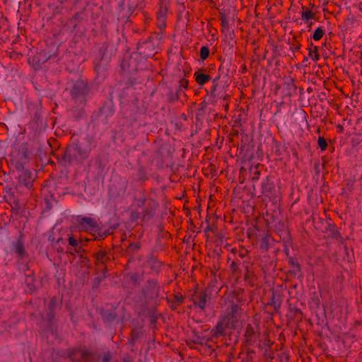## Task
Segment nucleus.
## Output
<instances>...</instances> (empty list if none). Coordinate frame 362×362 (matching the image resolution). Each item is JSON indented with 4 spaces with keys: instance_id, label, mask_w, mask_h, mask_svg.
Segmentation results:
<instances>
[{
    "instance_id": "nucleus-1",
    "label": "nucleus",
    "mask_w": 362,
    "mask_h": 362,
    "mask_svg": "<svg viewBox=\"0 0 362 362\" xmlns=\"http://www.w3.org/2000/svg\"><path fill=\"white\" fill-rule=\"evenodd\" d=\"M28 161V150L25 146L14 149L9 154L8 164L16 172L18 179L17 188L25 187L30 189L34 181L33 173L24 168Z\"/></svg>"
},
{
    "instance_id": "nucleus-2",
    "label": "nucleus",
    "mask_w": 362,
    "mask_h": 362,
    "mask_svg": "<svg viewBox=\"0 0 362 362\" xmlns=\"http://www.w3.org/2000/svg\"><path fill=\"white\" fill-rule=\"evenodd\" d=\"M243 310L238 304L230 302L221 313L219 321L216 325V334L223 335L228 329H234L240 325Z\"/></svg>"
},
{
    "instance_id": "nucleus-3",
    "label": "nucleus",
    "mask_w": 362,
    "mask_h": 362,
    "mask_svg": "<svg viewBox=\"0 0 362 362\" xmlns=\"http://www.w3.org/2000/svg\"><path fill=\"white\" fill-rule=\"evenodd\" d=\"M95 147L93 140L86 136L76 144L69 145L64 154V160L69 164H78L88 158Z\"/></svg>"
},
{
    "instance_id": "nucleus-4",
    "label": "nucleus",
    "mask_w": 362,
    "mask_h": 362,
    "mask_svg": "<svg viewBox=\"0 0 362 362\" xmlns=\"http://www.w3.org/2000/svg\"><path fill=\"white\" fill-rule=\"evenodd\" d=\"M88 92L87 84L83 81H76L74 83L71 90V99L80 108H83L85 105Z\"/></svg>"
},
{
    "instance_id": "nucleus-5",
    "label": "nucleus",
    "mask_w": 362,
    "mask_h": 362,
    "mask_svg": "<svg viewBox=\"0 0 362 362\" xmlns=\"http://www.w3.org/2000/svg\"><path fill=\"white\" fill-rule=\"evenodd\" d=\"M77 226L80 230L96 233L98 230V225L96 221L90 217H78L76 219Z\"/></svg>"
},
{
    "instance_id": "nucleus-6",
    "label": "nucleus",
    "mask_w": 362,
    "mask_h": 362,
    "mask_svg": "<svg viewBox=\"0 0 362 362\" xmlns=\"http://www.w3.org/2000/svg\"><path fill=\"white\" fill-rule=\"evenodd\" d=\"M207 296L204 291L202 290L194 291L189 296V300L193 302L194 306L204 310L206 305Z\"/></svg>"
},
{
    "instance_id": "nucleus-7",
    "label": "nucleus",
    "mask_w": 362,
    "mask_h": 362,
    "mask_svg": "<svg viewBox=\"0 0 362 362\" xmlns=\"http://www.w3.org/2000/svg\"><path fill=\"white\" fill-rule=\"evenodd\" d=\"M159 292L160 286L158 282L155 280L148 281L144 293L146 298L148 300H155L158 297Z\"/></svg>"
},
{
    "instance_id": "nucleus-8",
    "label": "nucleus",
    "mask_w": 362,
    "mask_h": 362,
    "mask_svg": "<svg viewBox=\"0 0 362 362\" xmlns=\"http://www.w3.org/2000/svg\"><path fill=\"white\" fill-rule=\"evenodd\" d=\"M70 358L73 361H89L92 356V352L85 349H76L70 352Z\"/></svg>"
},
{
    "instance_id": "nucleus-9",
    "label": "nucleus",
    "mask_w": 362,
    "mask_h": 362,
    "mask_svg": "<svg viewBox=\"0 0 362 362\" xmlns=\"http://www.w3.org/2000/svg\"><path fill=\"white\" fill-rule=\"evenodd\" d=\"M262 194L270 199L274 195L275 186L274 182L269 177L263 180L261 184Z\"/></svg>"
},
{
    "instance_id": "nucleus-10",
    "label": "nucleus",
    "mask_w": 362,
    "mask_h": 362,
    "mask_svg": "<svg viewBox=\"0 0 362 362\" xmlns=\"http://www.w3.org/2000/svg\"><path fill=\"white\" fill-rule=\"evenodd\" d=\"M259 335V333L256 325H247L245 332V337L248 344H251L257 341Z\"/></svg>"
},
{
    "instance_id": "nucleus-11",
    "label": "nucleus",
    "mask_w": 362,
    "mask_h": 362,
    "mask_svg": "<svg viewBox=\"0 0 362 362\" xmlns=\"http://www.w3.org/2000/svg\"><path fill=\"white\" fill-rule=\"evenodd\" d=\"M155 49L156 45L153 42V40L150 37L144 41L139 47L141 53L146 57H151L153 55Z\"/></svg>"
},
{
    "instance_id": "nucleus-12",
    "label": "nucleus",
    "mask_w": 362,
    "mask_h": 362,
    "mask_svg": "<svg viewBox=\"0 0 362 362\" xmlns=\"http://www.w3.org/2000/svg\"><path fill=\"white\" fill-rule=\"evenodd\" d=\"M158 204L154 202H151L142 211V221L148 222L154 215L155 210Z\"/></svg>"
},
{
    "instance_id": "nucleus-13",
    "label": "nucleus",
    "mask_w": 362,
    "mask_h": 362,
    "mask_svg": "<svg viewBox=\"0 0 362 362\" xmlns=\"http://www.w3.org/2000/svg\"><path fill=\"white\" fill-rule=\"evenodd\" d=\"M218 78H215L212 83L213 85L210 89V95L213 96L214 98H225L223 95V88L222 86H219L218 85Z\"/></svg>"
},
{
    "instance_id": "nucleus-14",
    "label": "nucleus",
    "mask_w": 362,
    "mask_h": 362,
    "mask_svg": "<svg viewBox=\"0 0 362 362\" xmlns=\"http://www.w3.org/2000/svg\"><path fill=\"white\" fill-rule=\"evenodd\" d=\"M188 87V81L185 78H182L179 81V87L175 92V99H179L180 95L187 90Z\"/></svg>"
},
{
    "instance_id": "nucleus-15",
    "label": "nucleus",
    "mask_w": 362,
    "mask_h": 362,
    "mask_svg": "<svg viewBox=\"0 0 362 362\" xmlns=\"http://www.w3.org/2000/svg\"><path fill=\"white\" fill-rule=\"evenodd\" d=\"M194 76H195V78H196V81L199 85H203V84H204L205 83L208 82L210 80L209 75H207V74H204V73L195 72Z\"/></svg>"
},
{
    "instance_id": "nucleus-16",
    "label": "nucleus",
    "mask_w": 362,
    "mask_h": 362,
    "mask_svg": "<svg viewBox=\"0 0 362 362\" xmlns=\"http://www.w3.org/2000/svg\"><path fill=\"white\" fill-rule=\"evenodd\" d=\"M69 243L71 246L74 247V251L77 253H79L82 250V247L78 245V240L74 238L73 236L69 237Z\"/></svg>"
},
{
    "instance_id": "nucleus-17",
    "label": "nucleus",
    "mask_w": 362,
    "mask_h": 362,
    "mask_svg": "<svg viewBox=\"0 0 362 362\" xmlns=\"http://www.w3.org/2000/svg\"><path fill=\"white\" fill-rule=\"evenodd\" d=\"M15 252L18 255L19 257H23L25 253L23 244L18 241L15 245Z\"/></svg>"
},
{
    "instance_id": "nucleus-18",
    "label": "nucleus",
    "mask_w": 362,
    "mask_h": 362,
    "mask_svg": "<svg viewBox=\"0 0 362 362\" xmlns=\"http://www.w3.org/2000/svg\"><path fill=\"white\" fill-rule=\"evenodd\" d=\"M309 57L314 61L319 60L320 56L317 52V47L315 46L313 48L309 49Z\"/></svg>"
},
{
    "instance_id": "nucleus-19",
    "label": "nucleus",
    "mask_w": 362,
    "mask_h": 362,
    "mask_svg": "<svg viewBox=\"0 0 362 362\" xmlns=\"http://www.w3.org/2000/svg\"><path fill=\"white\" fill-rule=\"evenodd\" d=\"M209 55V48L207 46H202L200 49V58L202 61L206 59Z\"/></svg>"
},
{
    "instance_id": "nucleus-20",
    "label": "nucleus",
    "mask_w": 362,
    "mask_h": 362,
    "mask_svg": "<svg viewBox=\"0 0 362 362\" xmlns=\"http://www.w3.org/2000/svg\"><path fill=\"white\" fill-rule=\"evenodd\" d=\"M324 34H325V32H324V30H322V28L319 27V28H317L315 30V32H314V33H313V38L315 40L318 41V40H321V39H322V36H323V35H324Z\"/></svg>"
},
{
    "instance_id": "nucleus-21",
    "label": "nucleus",
    "mask_w": 362,
    "mask_h": 362,
    "mask_svg": "<svg viewBox=\"0 0 362 362\" xmlns=\"http://www.w3.org/2000/svg\"><path fill=\"white\" fill-rule=\"evenodd\" d=\"M95 258L98 262L105 263L107 258V253L104 251H99L95 254Z\"/></svg>"
},
{
    "instance_id": "nucleus-22",
    "label": "nucleus",
    "mask_w": 362,
    "mask_h": 362,
    "mask_svg": "<svg viewBox=\"0 0 362 362\" xmlns=\"http://www.w3.org/2000/svg\"><path fill=\"white\" fill-rule=\"evenodd\" d=\"M83 21V13L78 12L75 13V15L73 16L71 19V23L74 24V26H76V25Z\"/></svg>"
},
{
    "instance_id": "nucleus-23",
    "label": "nucleus",
    "mask_w": 362,
    "mask_h": 362,
    "mask_svg": "<svg viewBox=\"0 0 362 362\" xmlns=\"http://www.w3.org/2000/svg\"><path fill=\"white\" fill-rule=\"evenodd\" d=\"M314 13L311 11H305L302 12L301 18L305 22H307L310 19L314 18Z\"/></svg>"
},
{
    "instance_id": "nucleus-24",
    "label": "nucleus",
    "mask_w": 362,
    "mask_h": 362,
    "mask_svg": "<svg viewBox=\"0 0 362 362\" xmlns=\"http://www.w3.org/2000/svg\"><path fill=\"white\" fill-rule=\"evenodd\" d=\"M54 305H55V300H54V299H52L49 301V303L48 305V308H49V313L48 314V317H49V320H52L54 316V314L53 312Z\"/></svg>"
},
{
    "instance_id": "nucleus-25",
    "label": "nucleus",
    "mask_w": 362,
    "mask_h": 362,
    "mask_svg": "<svg viewBox=\"0 0 362 362\" xmlns=\"http://www.w3.org/2000/svg\"><path fill=\"white\" fill-rule=\"evenodd\" d=\"M317 144L320 148L321 151H324L327 147V143L324 137L320 136L317 140Z\"/></svg>"
},
{
    "instance_id": "nucleus-26",
    "label": "nucleus",
    "mask_w": 362,
    "mask_h": 362,
    "mask_svg": "<svg viewBox=\"0 0 362 362\" xmlns=\"http://www.w3.org/2000/svg\"><path fill=\"white\" fill-rule=\"evenodd\" d=\"M172 302L176 305H180L183 303V297L181 295H174Z\"/></svg>"
},
{
    "instance_id": "nucleus-27",
    "label": "nucleus",
    "mask_w": 362,
    "mask_h": 362,
    "mask_svg": "<svg viewBox=\"0 0 362 362\" xmlns=\"http://www.w3.org/2000/svg\"><path fill=\"white\" fill-rule=\"evenodd\" d=\"M120 66L124 71H128L129 67V62L125 59L122 60Z\"/></svg>"
},
{
    "instance_id": "nucleus-28",
    "label": "nucleus",
    "mask_w": 362,
    "mask_h": 362,
    "mask_svg": "<svg viewBox=\"0 0 362 362\" xmlns=\"http://www.w3.org/2000/svg\"><path fill=\"white\" fill-rule=\"evenodd\" d=\"M130 218L131 221H136L140 218V214L137 211H132Z\"/></svg>"
},
{
    "instance_id": "nucleus-29",
    "label": "nucleus",
    "mask_w": 362,
    "mask_h": 362,
    "mask_svg": "<svg viewBox=\"0 0 362 362\" xmlns=\"http://www.w3.org/2000/svg\"><path fill=\"white\" fill-rule=\"evenodd\" d=\"M111 357H112V356H111L110 353L108 352L103 356V362H109L111 359Z\"/></svg>"
},
{
    "instance_id": "nucleus-30",
    "label": "nucleus",
    "mask_w": 362,
    "mask_h": 362,
    "mask_svg": "<svg viewBox=\"0 0 362 362\" xmlns=\"http://www.w3.org/2000/svg\"><path fill=\"white\" fill-rule=\"evenodd\" d=\"M290 49L293 52L298 51V50H299L300 49V44H296V45L293 44V45H291Z\"/></svg>"
},
{
    "instance_id": "nucleus-31",
    "label": "nucleus",
    "mask_w": 362,
    "mask_h": 362,
    "mask_svg": "<svg viewBox=\"0 0 362 362\" xmlns=\"http://www.w3.org/2000/svg\"><path fill=\"white\" fill-rule=\"evenodd\" d=\"M98 233V237L100 238H104L105 237V233Z\"/></svg>"
},
{
    "instance_id": "nucleus-32",
    "label": "nucleus",
    "mask_w": 362,
    "mask_h": 362,
    "mask_svg": "<svg viewBox=\"0 0 362 362\" xmlns=\"http://www.w3.org/2000/svg\"><path fill=\"white\" fill-rule=\"evenodd\" d=\"M158 18L160 21H162V20H163V16H162L160 14H158Z\"/></svg>"
},
{
    "instance_id": "nucleus-33",
    "label": "nucleus",
    "mask_w": 362,
    "mask_h": 362,
    "mask_svg": "<svg viewBox=\"0 0 362 362\" xmlns=\"http://www.w3.org/2000/svg\"><path fill=\"white\" fill-rule=\"evenodd\" d=\"M175 94H172V100H177V99H175Z\"/></svg>"
},
{
    "instance_id": "nucleus-34",
    "label": "nucleus",
    "mask_w": 362,
    "mask_h": 362,
    "mask_svg": "<svg viewBox=\"0 0 362 362\" xmlns=\"http://www.w3.org/2000/svg\"><path fill=\"white\" fill-rule=\"evenodd\" d=\"M253 179H257V180H258V179H259V175H255V176L253 177Z\"/></svg>"
},
{
    "instance_id": "nucleus-35",
    "label": "nucleus",
    "mask_w": 362,
    "mask_h": 362,
    "mask_svg": "<svg viewBox=\"0 0 362 362\" xmlns=\"http://www.w3.org/2000/svg\"><path fill=\"white\" fill-rule=\"evenodd\" d=\"M226 21L225 20H222V25L226 24Z\"/></svg>"
},
{
    "instance_id": "nucleus-36",
    "label": "nucleus",
    "mask_w": 362,
    "mask_h": 362,
    "mask_svg": "<svg viewBox=\"0 0 362 362\" xmlns=\"http://www.w3.org/2000/svg\"><path fill=\"white\" fill-rule=\"evenodd\" d=\"M255 174H257V175H259V171H256Z\"/></svg>"
},
{
    "instance_id": "nucleus-37",
    "label": "nucleus",
    "mask_w": 362,
    "mask_h": 362,
    "mask_svg": "<svg viewBox=\"0 0 362 362\" xmlns=\"http://www.w3.org/2000/svg\"><path fill=\"white\" fill-rule=\"evenodd\" d=\"M142 205H143V206H145V200H144V201L142 202Z\"/></svg>"
}]
</instances>
